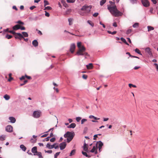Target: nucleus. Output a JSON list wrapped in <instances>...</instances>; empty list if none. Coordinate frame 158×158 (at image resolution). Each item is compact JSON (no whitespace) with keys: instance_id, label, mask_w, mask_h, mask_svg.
Here are the masks:
<instances>
[{"instance_id":"f257e3e1","label":"nucleus","mask_w":158,"mask_h":158,"mask_svg":"<svg viewBox=\"0 0 158 158\" xmlns=\"http://www.w3.org/2000/svg\"><path fill=\"white\" fill-rule=\"evenodd\" d=\"M108 9L109 10L110 13L115 17L120 16L123 15L122 13L118 10L116 6L115 5L114 6H108Z\"/></svg>"},{"instance_id":"f03ea898","label":"nucleus","mask_w":158,"mask_h":158,"mask_svg":"<svg viewBox=\"0 0 158 158\" xmlns=\"http://www.w3.org/2000/svg\"><path fill=\"white\" fill-rule=\"evenodd\" d=\"M74 135V133L68 131L64 135V137L65 138H67V142L69 143L73 139Z\"/></svg>"},{"instance_id":"7ed1b4c3","label":"nucleus","mask_w":158,"mask_h":158,"mask_svg":"<svg viewBox=\"0 0 158 158\" xmlns=\"http://www.w3.org/2000/svg\"><path fill=\"white\" fill-rule=\"evenodd\" d=\"M85 48L83 46H82L81 48L79 49L76 52V54L78 56L84 55L87 56L88 55V53L85 52Z\"/></svg>"},{"instance_id":"20e7f679","label":"nucleus","mask_w":158,"mask_h":158,"mask_svg":"<svg viewBox=\"0 0 158 158\" xmlns=\"http://www.w3.org/2000/svg\"><path fill=\"white\" fill-rule=\"evenodd\" d=\"M41 112L40 110L35 111L33 113V116L35 118H39L41 115Z\"/></svg>"},{"instance_id":"39448f33","label":"nucleus","mask_w":158,"mask_h":158,"mask_svg":"<svg viewBox=\"0 0 158 158\" xmlns=\"http://www.w3.org/2000/svg\"><path fill=\"white\" fill-rule=\"evenodd\" d=\"M56 143H55L53 145H51L49 143H48L46 145V147L48 148L49 149H51L53 148L55 149H57L59 148V146L58 145H56Z\"/></svg>"},{"instance_id":"423d86ee","label":"nucleus","mask_w":158,"mask_h":158,"mask_svg":"<svg viewBox=\"0 0 158 158\" xmlns=\"http://www.w3.org/2000/svg\"><path fill=\"white\" fill-rule=\"evenodd\" d=\"M91 8L89 6H83L81 8V10H84L85 12L88 13H89L90 11Z\"/></svg>"},{"instance_id":"0eeeda50","label":"nucleus","mask_w":158,"mask_h":158,"mask_svg":"<svg viewBox=\"0 0 158 158\" xmlns=\"http://www.w3.org/2000/svg\"><path fill=\"white\" fill-rule=\"evenodd\" d=\"M141 2L144 6L148 7L149 6L150 3L148 0H142Z\"/></svg>"},{"instance_id":"6e6552de","label":"nucleus","mask_w":158,"mask_h":158,"mask_svg":"<svg viewBox=\"0 0 158 158\" xmlns=\"http://www.w3.org/2000/svg\"><path fill=\"white\" fill-rule=\"evenodd\" d=\"M14 35L16 39L21 40L22 38H23V36L20 33H15Z\"/></svg>"},{"instance_id":"1a4fd4ad","label":"nucleus","mask_w":158,"mask_h":158,"mask_svg":"<svg viewBox=\"0 0 158 158\" xmlns=\"http://www.w3.org/2000/svg\"><path fill=\"white\" fill-rule=\"evenodd\" d=\"M98 145V142L96 144V147L94 146L93 147V148L90 151V152L92 153H93L95 152V153L97 154V149Z\"/></svg>"},{"instance_id":"9d476101","label":"nucleus","mask_w":158,"mask_h":158,"mask_svg":"<svg viewBox=\"0 0 158 158\" xmlns=\"http://www.w3.org/2000/svg\"><path fill=\"white\" fill-rule=\"evenodd\" d=\"M6 130L9 132H12L13 131V127L11 125H8L6 127Z\"/></svg>"},{"instance_id":"9b49d317","label":"nucleus","mask_w":158,"mask_h":158,"mask_svg":"<svg viewBox=\"0 0 158 158\" xmlns=\"http://www.w3.org/2000/svg\"><path fill=\"white\" fill-rule=\"evenodd\" d=\"M66 146V143L65 142H62L60 144V149L62 150L65 148Z\"/></svg>"},{"instance_id":"f8f14e48","label":"nucleus","mask_w":158,"mask_h":158,"mask_svg":"<svg viewBox=\"0 0 158 158\" xmlns=\"http://www.w3.org/2000/svg\"><path fill=\"white\" fill-rule=\"evenodd\" d=\"M75 48V45L74 44H72L71 45L70 51L72 53H73Z\"/></svg>"},{"instance_id":"ddd939ff","label":"nucleus","mask_w":158,"mask_h":158,"mask_svg":"<svg viewBox=\"0 0 158 158\" xmlns=\"http://www.w3.org/2000/svg\"><path fill=\"white\" fill-rule=\"evenodd\" d=\"M32 152L34 153V155L35 156L36 154L38 152L37 151V148L36 147H33L31 149Z\"/></svg>"},{"instance_id":"4468645a","label":"nucleus","mask_w":158,"mask_h":158,"mask_svg":"<svg viewBox=\"0 0 158 158\" xmlns=\"http://www.w3.org/2000/svg\"><path fill=\"white\" fill-rule=\"evenodd\" d=\"M86 67L88 69H92L93 68V64L92 63H89V64L86 65Z\"/></svg>"},{"instance_id":"2eb2a0df","label":"nucleus","mask_w":158,"mask_h":158,"mask_svg":"<svg viewBox=\"0 0 158 158\" xmlns=\"http://www.w3.org/2000/svg\"><path fill=\"white\" fill-rule=\"evenodd\" d=\"M145 51L147 52L149 55H152V54L151 49L149 48H147L145 49Z\"/></svg>"},{"instance_id":"dca6fc26","label":"nucleus","mask_w":158,"mask_h":158,"mask_svg":"<svg viewBox=\"0 0 158 158\" xmlns=\"http://www.w3.org/2000/svg\"><path fill=\"white\" fill-rule=\"evenodd\" d=\"M98 148L99 151L100 152L101 151V149L102 148V147L103 145V143L101 141H99L98 142Z\"/></svg>"},{"instance_id":"f3484780","label":"nucleus","mask_w":158,"mask_h":158,"mask_svg":"<svg viewBox=\"0 0 158 158\" xmlns=\"http://www.w3.org/2000/svg\"><path fill=\"white\" fill-rule=\"evenodd\" d=\"M32 44L34 46L36 47L38 46V43L36 40H34L32 41Z\"/></svg>"},{"instance_id":"a211bd4d","label":"nucleus","mask_w":158,"mask_h":158,"mask_svg":"<svg viewBox=\"0 0 158 158\" xmlns=\"http://www.w3.org/2000/svg\"><path fill=\"white\" fill-rule=\"evenodd\" d=\"M9 119L10 120V122L12 123H14L16 121L15 118L13 117H10L9 118Z\"/></svg>"},{"instance_id":"6ab92c4d","label":"nucleus","mask_w":158,"mask_h":158,"mask_svg":"<svg viewBox=\"0 0 158 158\" xmlns=\"http://www.w3.org/2000/svg\"><path fill=\"white\" fill-rule=\"evenodd\" d=\"M20 28V25L17 24L13 27V29L14 30H16L19 29Z\"/></svg>"},{"instance_id":"aec40b11","label":"nucleus","mask_w":158,"mask_h":158,"mask_svg":"<svg viewBox=\"0 0 158 158\" xmlns=\"http://www.w3.org/2000/svg\"><path fill=\"white\" fill-rule=\"evenodd\" d=\"M76 126V125L75 123H72L68 126L67 127L68 128H74Z\"/></svg>"},{"instance_id":"412c9836","label":"nucleus","mask_w":158,"mask_h":158,"mask_svg":"<svg viewBox=\"0 0 158 158\" xmlns=\"http://www.w3.org/2000/svg\"><path fill=\"white\" fill-rule=\"evenodd\" d=\"M83 149L84 150L86 151V152H88V145L87 144H86V143H85L84 146H83Z\"/></svg>"},{"instance_id":"4be33fe9","label":"nucleus","mask_w":158,"mask_h":158,"mask_svg":"<svg viewBox=\"0 0 158 158\" xmlns=\"http://www.w3.org/2000/svg\"><path fill=\"white\" fill-rule=\"evenodd\" d=\"M120 40L122 41L123 42H124L125 44H127V45H129V44L127 42L126 40L123 37H121L120 38Z\"/></svg>"},{"instance_id":"5701e85b","label":"nucleus","mask_w":158,"mask_h":158,"mask_svg":"<svg viewBox=\"0 0 158 158\" xmlns=\"http://www.w3.org/2000/svg\"><path fill=\"white\" fill-rule=\"evenodd\" d=\"M76 152V150L75 149H73L72 150L69 156H72L73 155H75Z\"/></svg>"},{"instance_id":"b1692460","label":"nucleus","mask_w":158,"mask_h":158,"mask_svg":"<svg viewBox=\"0 0 158 158\" xmlns=\"http://www.w3.org/2000/svg\"><path fill=\"white\" fill-rule=\"evenodd\" d=\"M147 28L148 29V31H150L154 29V28L153 27L149 26H148Z\"/></svg>"},{"instance_id":"393cba45","label":"nucleus","mask_w":158,"mask_h":158,"mask_svg":"<svg viewBox=\"0 0 158 158\" xmlns=\"http://www.w3.org/2000/svg\"><path fill=\"white\" fill-rule=\"evenodd\" d=\"M89 118L90 119L94 118L95 120L100 119L99 118H97V117H95L94 116L92 115H90L89 117Z\"/></svg>"},{"instance_id":"a878e982","label":"nucleus","mask_w":158,"mask_h":158,"mask_svg":"<svg viewBox=\"0 0 158 158\" xmlns=\"http://www.w3.org/2000/svg\"><path fill=\"white\" fill-rule=\"evenodd\" d=\"M36 155H37L38 156L39 158H43L42 155V153L40 152H38L36 154Z\"/></svg>"},{"instance_id":"bb28decb","label":"nucleus","mask_w":158,"mask_h":158,"mask_svg":"<svg viewBox=\"0 0 158 158\" xmlns=\"http://www.w3.org/2000/svg\"><path fill=\"white\" fill-rule=\"evenodd\" d=\"M12 75V74L11 73L9 74V78L8 79V81L9 82L11 81L13 79V78L11 77Z\"/></svg>"},{"instance_id":"cd10ccee","label":"nucleus","mask_w":158,"mask_h":158,"mask_svg":"<svg viewBox=\"0 0 158 158\" xmlns=\"http://www.w3.org/2000/svg\"><path fill=\"white\" fill-rule=\"evenodd\" d=\"M20 148L24 151H25L26 149V148L23 144L20 145Z\"/></svg>"},{"instance_id":"c85d7f7f","label":"nucleus","mask_w":158,"mask_h":158,"mask_svg":"<svg viewBox=\"0 0 158 158\" xmlns=\"http://www.w3.org/2000/svg\"><path fill=\"white\" fill-rule=\"evenodd\" d=\"M4 98L6 100H8L10 98V97L7 94L4 95Z\"/></svg>"},{"instance_id":"c756f323","label":"nucleus","mask_w":158,"mask_h":158,"mask_svg":"<svg viewBox=\"0 0 158 158\" xmlns=\"http://www.w3.org/2000/svg\"><path fill=\"white\" fill-rule=\"evenodd\" d=\"M126 54H128V55L129 56L131 57H132V58H137L138 59H139V58L137 57V56H132L130 54V53L129 52H127L126 53Z\"/></svg>"},{"instance_id":"7c9ffc66","label":"nucleus","mask_w":158,"mask_h":158,"mask_svg":"<svg viewBox=\"0 0 158 158\" xmlns=\"http://www.w3.org/2000/svg\"><path fill=\"white\" fill-rule=\"evenodd\" d=\"M61 2L63 4V5L65 7H67L68 6V5L63 0H62Z\"/></svg>"},{"instance_id":"2f4dec72","label":"nucleus","mask_w":158,"mask_h":158,"mask_svg":"<svg viewBox=\"0 0 158 158\" xmlns=\"http://www.w3.org/2000/svg\"><path fill=\"white\" fill-rule=\"evenodd\" d=\"M73 21V19L72 18H69L68 19V21L69 22V25H71L72 24V21Z\"/></svg>"},{"instance_id":"473e14b6","label":"nucleus","mask_w":158,"mask_h":158,"mask_svg":"<svg viewBox=\"0 0 158 158\" xmlns=\"http://www.w3.org/2000/svg\"><path fill=\"white\" fill-rule=\"evenodd\" d=\"M22 34L25 37H27L28 36L27 33L26 32H22Z\"/></svg>"},{"instance_id":"72a5a7b5","label":"nucleus","mask_w":158,"mask_h":158,"mask_svg":"<svg viewBox=\"0 0 158 158\" xmlns=\"http://www.w3.org/2000/svg\"><path fill=\"white\" fill-rule=\"evenodd\" d=\"M139 23H135L133 25V27L134 28L137 27H139Z\"/></svg>"},{"instance_id":"f704fd0d","label":"nucleus","mask_w":158,"mask_h":158,"mask_svg":"<svg viewBox=\"0 0 158 158\" xmlns=\"http://www.w3.org/2000/svg\"><path fill=\"white\" fill-rule=\"evenodd\" d=\"M107 32L110 34H111L112 35H114L116 33L117 31H114L113 32H111V31H107Z\"/></svg>"},{"instance_id":"c9c22d12","label":"nucleus","mask_w":158,"mask_h":158,"mask_svg":"<svg viewBox=\"0 0 158 158\" xmlns=\"http://www.w3.org/2000/svg\"><path fill=\"white\" fill-rule=\"evenodd\" d=\"M5 139V136L4 135H0V140L2 141Z\"/></svg>"},{"instance_id":"e433bc0d","label":"nucleus","mask_w":158,"mask_h":158,"mask_svg":"<svg viewBox=\"0 0 158 158\" xmlns=\"http://www.w3.org/2000/svg\"><path fill=\"white\" fill-rule=\"evenodd\" d=\"M106 0H102L100 2V4L101 6L103 5L106 2Z\"/></svg>"},{"instance_id":"4c0bfd02","label":"nucleus","mask_w":158,"mask_h":158,"mask_svg":"<svg viewBox=\"0 0 158 158\" xmlns=\"http://www.w3.org/2000/svg\"><path fill=\"white\" fill-rule=\"evenodd\" d=\"M135 52L138 53V54L142 55V54L141 53L140 50L138 48H136L135 50Z\"/></svg>"},{"instance_id":"58836bf2","label":"nucleus","mask_w":158,"mask_h":158,"mask_svg":"<svg viewBox=\"0 0 158 158\" xmlns=\"http://www.w3.org/2000/svg\"><path fill=\"white\" fill-rule=\"evenodd\" d=\"M88 23L90 24L91 26L92 27L94 26V23H92L91 21L90 20H88L87 21Z\"/></svg>"},{"instance_id":"ea45409f","label":"nucleus","mask_w":158,"mask_h":158,"mask_svg":"<svg viewBox=\"0 0 158 158\" xmlns=\"http://www.w3.org/2000/svg\"><path fill=\"white\" fill-rule=\"evenodd\" d=\"M130 1L132 4L136 3L137 2V0H130Z\"/></svg>"},{"instance_id":"a19ab883","label":"nucleus","mask_w":158,"mask_h":158,"mask_svg":"<svg viewBox=\"0 0 158 158\" xmlns=\"http://www.w3.org/2000/svg\"><path fill=\"white\" fill-rule=\"evenodd\" d=\"M81 42H78L77 43V46L78 47V48H79V49L80 48H81Z\"/></svg>"},{"instance_id":"79ce46f5","label":"nucleus","mask_w":158,"mask_h":158,"mask_svg":"<svg viewBox=\"0 0 158 158\" xmlns=\"http://www.w3.org/2000/svg\"><path fill=\"white\" fill-rule=\"evenodd\" d=\"M128 85H129V86L130 88H131V87H134V88H136V86L135 85H133L132 84H128Z\"/></svg>"},{"instance_id":"37998d69","label":"nucleus","mask_w":158,"mask_h":158,"mask_svg":"<svg viewBox=\"0 0 158 158\" xmlns=\"http://www.w3.org/2000/svg\"><path fill=\"white\" fill-rule=\"evenodd\" d=\"M60 152H56L54 155V158H57L60 153Z\"/></svg>"},{"instance_id":"c03bdc74","label":"nucleus","mask_w":158,"mask_h":158,"mask_svg":"<svg viewBox=\"0 0 158 158\" xmlns=\"http://www.w3.org/2000/svg\"><path fill=\"white\" fill-rule=\"evenodd\" d=\"M12 36L11 35L7 34L6 36V37L7 39H11L12 37Z\"/></svg>"},{"instance_id":"a18cd8bd","label":"nucleus","mask_w":158,"mask_h":158,"mask_svg":"<svg viewBox=\"0 0 158 158\" xmlns=\"http://www.w3.org/2000/svg\"><path fill=\"white\" fill-rule=\"evenodd\" d=\"M44 6H46L49 5V3L46 0H45L44 1Z\"/></svg>"},{"instance_id":"49530a36","label":"nucleus","mask_w":158,"mask_h":158,"mask_svg":"<svg viewBox=\"0 0 158 158\" xmlns=\"http://www.w3.org/2000/svg\"><path fill=\"white\" fill-rule=\"evenodd\" d=\"M68 3H74L75 2V0H66Z\"/></svg>"},{"instance_id":"de8ad7c7","label":"nucleus","mask_w":158,"mask_h":158,"mask_svg":"<svg viewBox=\"0 0 158 158\" xmlns=\"http://www.w3.org/2000/svg\"><path fill=\"white\" fill-rule=\"evenodd\" d=\"M52 8L50 6H48L47 7H45V8L44 9V10H51Z\"/></svg>"},{"instance_id":"09e8293b","label":"nucleus","mask_w":158,"mask_h":158,"mask_svg":"<svg viewBox=\"0 0 158 158\" xmlns=\"http://www.w3.org/2000/svg\"><path fill=\"white\" fill-rule=\"evenodd\" d=\"M87 121V119L85 118H83L81 120V124H83L85 122H86Z\"/></svg>"},{"instance_id":"8fccbe9b","label":"nucleus","mask_w":158,"mask_h":158,"mask_svg":"<svg viewBox=\"0 0 158 158\" xmlns=\"http://www.w3.org/2000/svg\"><path fill=\"white\" fill-rule=\"evenodd\" d=\"M132 30L131 29H129L126 32V34H129L131 32Z\"/></svg>"},{"instance_id":"3c124183","label":"nucleus","mask_w":158,"mask_h":158,"mask_svg":"<svg viewBox=\"0 0 158 158\" xmlns=\"http://www.w3.org/2000/svg\"><path fill=\"white\" fill-rule=\"evenodd\" d=\"M81 118L80 117H77L76 118V120L77 122H79L81 119Z\"/></svg>"},{"instance_id":"603ef678","label":"nucleus","mask_w":158,"mask_h":158,"mask_svg":"<svg viewBox=\"0 0 158 158\" xmlns=\"http://www.w3.org/2000/svg\"><path fill=\"white\" fill-rule=\"evenodd\" d=\"M82 153L83 155L85 156H86V157L88 156L87 153L86 152L82 151Z\"/></svg>"},{"instance_id":"864d4df0","label":"nucleus","mask_w":158,"mask_h":158,"mask_svg":"<svg viewBox=\"0 0 158 158\" xmlns=\"http://www.w3.org/2000/svg\"><path fill=\"white\" fill-rule=\"evenodd\" d=\"M19 29H21L22 30H23L25 29V28L24 27L21 26L20 25Z\"/></svg>"},{"instance_id":"5fc2aeb1","label":"nucleus","mask_w":158,"mask_h":158,"mask_svg":"<svg viewBox=\"0 0 158 158\" xmlns=\"http://www.w3.org/2000/svg\"><path fill=\"white\" fill-rule=\"evenodd\" d=\"M87 76L85 74H84L82 76V78L85 79H87Z\"/></svg>"},{"instance_id":"6e6d98bb","label":"nucleus","mask_w":158,"mask_h":158,"mask_svg":"<svg viewBox=\"0 0 158 158\" xmlns=\"http://www.w3.org/2000/svg\"><path fill=\"white\" fill-rule=\"evenodd\" d=\"M55 140H56V139L55 138H52L50 139V141L51 142H54L55 141Z\"/></svg>"},{"instance_id":"4d7b16f0","label":"nucleus","mask_w":158,"mask_h":158,"mask_svg":"<svg viewBox=\"0 0 158 158\" xmlns=\"http://www.w3.org/2000/svg\"><path fill=\"white\" fill-rule=\"evenodd\" d=\"M45 152L46 153H52V150H48V151H46L45 150Z\"/></svg>"},{"instance_id":"13d9d810","label":"nucleus","mask_w":158,"mask_h":158,"mask_svg":"<svg viewBox=\"0 0 158 158\" xmlns=\"http://www.w3.org/2000/svg\"><path fill=\"white\" fill-rule=\"evenodd\" d=\"M17 23H19V24H21V25H23L24 24V23L22 22H21V21L20 20H19V21H18L17 22Z\"/></svg>"},{"instance_id":"bf43d9fd","label":"nucleus","mask_w":158,"mask_h":158,"mask_svg":"<svg viewBox=\"0 0 158 158\" xmlns=\"http://www.w3.org/2000/svg\"><path fill=\"white\" fill-rule=\"evenodd\" d=\"M45 15L48 17H49L50 15L46 11H45Z\"/></svg>"},{"instance_id":"052dcab7","label":"nucleus","mask_w":158,"mask_h":158,"mask_svg":"<svg viewBox=\"0 0 158 158\" xmlns=\"http://www.w3.org/2000/svg\"><path fill=\"white\" fill-rule=\"evenodd\" d=\"M36 30L38 31V34H40V35H42V32L38 30L37 29H36Z\"/></svg>"},{"instance_id":"680f3d73","label":"nucleus","mask_w":158,"mask_h":158,"mask_svg":"<svg viewBox=\"0 0 158 158\" xmlns=\"http://www.w3.org/2000/svg\"><path fill=\"white\" fill-rule=\"evenodd\" d=\"M25 77H26L25 76H23L21 77H20V80H24L25 79Z\"/></svg>"},{"instance_id":"e2e57ef3","label":"nucleus","mask_w":158,"mask_h":158,"mask_svg":"<svg viewBox=\"0 0 158 158\" xmlns=\"http://www.w3.org/2000/svg\"><path fill=\"white\" fill-rule=\"evenodd\" d=\"M98 13H95L93 14V16L94 17H96L98 16Z\"/></svg>"},{"instance_id":"0e129e2a","label":"nucleus","mask_w":158,"mask_h":158,"mask_svg":"<svg viewBox=\"0 0 158 158\" xmlns=\"http://www.w3.org/2000/svg\"><path fill=\"white\" fill-rule=\"evenodd\" d=\"M113 26L114 27H117V25L116 22H114L113 24Z\"/></svg>"},{"instance_id":"69168bd1","label":"nucleus","mask_w":158,"mask_h":158,"mask_svg":"<svg viewBox=\"0 0 158 158\" xmlns=\"http://www.w3.org/2000/svg\"><path fill=\"white\" fill-rule=\"evenodd\" d=\"M36 6H34L30 7V9L31 10H32Z\"/></svg>"},{"instance_id":"338daca9","label":"nucleus","mask_w":158,"mask_h":158,"mask_svg":"<svg viewBox=\"0 0 158 158\" xmlns=\"http://www.w3.org/2000/svg\"><path fill=\"white\" fill-rule=\"evenodd\" d=\"M26 77L28 79H31V78L30 76H28L27 75H25Z\"/></svg>"},{"instance_id":"774afa93","label":"nucleus","mask_w":158,"mask_h":158,"mask_svg":"<svg viewBox=\"0 0 158 158\" xmlns=\"http://www.w3.org/2000/svg\"><path fill=\"white\" fill-rule=\"evenodd\" d=\"M154 65H155L157 71H158V64H157L155 63Z\"/></svg>"}]
</instances>
